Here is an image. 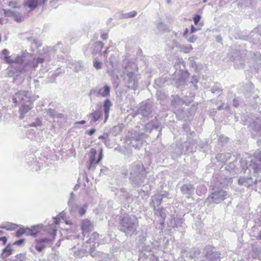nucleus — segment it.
Segmentation results:
<instances>
[{
    "label": "nucleus",
    "instance_id": "f257e3e1",
    "mask_svg": "<svg viewBox=\"0 0 261 261\" xmlns=\"http://www.w3.org/2000/svg\"><path fill=\"white\" fill-rule=\"evenodd\" d=\"M121 173L124 177H129L132 184L137 186L143 185L146 178V171L141 161L134 162L128 168L123 167Z\"/></svg>",
    "mask_w": 261,
    "mask_h": 261
},
{
    "label": "nucleus",
    "instance_id": "f03ea898",
    "mask_svg": "<svg viewBox=\"0 0 261 261\" xmlns=\"http://www.w3.org/2000/svg\"><path fill=\"white\" fill-rule=\"evenodd\" d=\"M38 97V96L31 97V94L29 91H19L15 93L12 97V101L16 105H21L19 109L20 119H22L24 115L33 108V101Z\"/></svg>",
    "mask_w": 261,
    "mask_h": 261
},
{
    "label": "nucleus",
    "instance_id": "7ed1b4c3",
    "mask_svg": "<svg viewBox=\"0 0 261 261\" xmlns=\"http://www.w3.org/2000/svg\"><path fill=\"white\" fill-rule=\"evenodd\" d=\"M137 71V65L134 62H129L124 69L123 74L125 75L126 84L130 89L135 90L138 88L140 76L136 73Z\"/></svg>",
    "mask_w": 261,
    "mask_h": 261
},
{
    "label": "nucleus",
    "instance_id": "20e7f679",
    "mask_svg": "<svg viewBox=\"0 0 261 261\" xmlns=\"http://www.w3.org/2000/svg\"><path fill=\"white\" fill-rule=\"evenodd\" d=\"M2 53L6 63L16 65V72L23 73L27 71L25 67L22 64L27 60V58L30 56L29 53L23 52L20 56L17 55L15 57L14 55L9 56V51L7 49H3ZM13 66L14 67V65Z\"/></svg>",
    "mask_w": 261,
    "mask_h": 261
},
{
    "label": "nucleus",
    "instance_id": "39448f33",
    "mask_svg": "<svg viewBox=\"0 0 261 261\" xmlns=\"http://www.w3.org/2000/svg\"><path fill=\"white\" fill-rule=\"evenodd\" d=\"M120 230L126 236L136 234L139 225L137 218L134 215H126L120 220Z\"/></svg>",
    "mask_w": 261,
    "mask_h": 261
},
{
    "label": "nucleus",
    "instance_id": "423d86ee",
    "mask_svg": "<svg viewBox=\"0 0 261 261\" xmlns=\"http://www.w3.org/2000/svg\"><path fill=\"white\" fill-rule=\"evenodd\" d=\"M75 195L73 192H71L68 201L69 212L73 216H83L87 211L88 204L85 203L83 205L78 204L75 202Z\"/></svg>",
    "mask_w": 261,
    "mask_h": 261
},
{
    "label": "nucleus",
    "instance_id": "0eeeda50",
    "mask_svg": "<svg viewBox=\"0 0 261 261\" xmlns=\"http://www.w3.org/2000/svg\"><path fill=\"white\" fill-rule=\"evenodd\" d=\"M174 68L175 69V73L180 75L178 79V83H177V86L179 87L185 83L184 76L187 73V70H186L185 63L182 58H177L175 62Z\"/></svg>",
    "mask_w": 261,
    "mask_h": 261
},
{
    "label": "nucleus",
    "instance_id": "6e6552de",
    "mask_svg": "<svg viewBox=\"0 0 261 261\" xmlns=\"http://www.w3.org/2000/svg\"><path fill=\"white\" fill-rule=\"evenodd\" d=\"M250 163H246V168L249 170L252 169L256 173L261 170V149L256 150L253 156L250 157Z\"/></svg>",
    "mask_w": 261,
    "mask_h": 261
},
{
    "label": "nucleus",
    "instance_id": "1a4fd4ad",
    "mask_svg": "<svg viewBox=\"0 0 261 261\" xmlns=\"http://www.w3.org/2000/svg\"><path fill=\"white\" fill-rule=\"evenodd\" d=\"M51 244V240L46 238L36 239L34 243L30 248V251L33 254H36V251L41 252Z\"/></svg>",
    "mask_w": 261,
    "mask_h": 261
},
{
    "label": "nucleus",
    "instance_id": "9d476101",
    "mask_svg": "<svg viewBox=\"0 0 261 261\" xmlns=\"http://www.w3.org/2000/svg\"><path fill=\"white\" fill-rule=\"evenodd\" d=\"M227 195V192L224 190L214 189V192L207 198L206 201L209 203H219L226 198Z\"/></svg>",
    "mask_w": 261,
    "mask_h": 261
},
{
    "label": "nucleus",
    "instance_id": "9b49d317",
    "mask_svg": "<svg viewBox=\"0 0 261 261\" xmlns=\"http://www.w3.org/2000/svg\"><path fill=\"white\" fill-rule=\"evenodd\" d=\"M97 151L95 149L91 148L89 153V160L87 163V167L89 170H94L96 166L101 160L102 158V149H100V153L98 155V159L96 161V155Z\"/></svg>",
    "mask_w": 261,
    "mask_h": 261
},
{
    "label": "nucleus",
    "instance_id": "f8f14e48",
    "mask_svg": "<svg viewBox=\"0 0 261 261\" xmlns=\"http://www.w3.org/2000/svg\"><path fill=\"white\" fill-rule=\"evenodd\" d=\"M214 248L211 245L206 246L203 249V254L207 260L202 261H220V254L217 251H214Z\"/></svg>",
    "mask_w": 261,
    "mask_h": 261
},
{
    "label": "nucleus",
    "instance_id": "ddd939ff",
    "mask_svg": "<svg viewBox=\"0 0 261 261\" xmlns=\"http://www.w3.org/2000/svg\"><path fill=\"white\" fill-rule=\"evenodd\" d=\"M110 87L108 85H105L103 87H96L92 89L90 92V95H96L103 97L110 96Z\"/></svg>",
    "mask_w": 261,
    "mask_h": 261
},
{
    "label": "nucleus",
    "instance_id": "4468645a",
    "mask_svg": "<svg viewBox=\"0 0 261 261\" xmlns=\"http://www.w3.org/2000/svg\"><path fill=\"white\" fill-rule=\"evenodd\" d=\"M151 102L148 100L146 101L142 102L141 104L138 114L144 117H149L152 112Z\"/></svg>",
    "mask_w": 261,
    "mask_h": 261
},
{
    "label": "nucleus",
    "instance_id": "2eb2a0df",
    "mask_svg": "<svg viewBox=\"0 0 261 261\" xmlns=\"http://www.w3.org/2000/svg\"><path fill=\"white\" fill-rule=\"evenodd\" d=\"M99 235L96 232H93L90 236V238L86 240V242L87 243L93 244L90 246V249L89 250L90 253L92 257H94L96 255V253H94V249L98 247L100 244L99 240Z\"/></svg>",
    "mask_w": 261,
    "mask_h": 261
},
{
    "label": "nucleus",
    "instance_id": "dca6fc26",
    "mask_svg": "<svg viewBox=\"0 0 261 261\" xmlns=\"http://www.w3.org/2000/svg\"><path fill=\"white\" fill-rule=\"evenodd\" d=\"M81 226L84 237L86 236L88 237L89 232L92 231L94 228L93 222L88 219H84L81 221Z\"/></svg>",
    "mask_w": 261,
    "mask_h": 261
},
{
    "label": "nucleus",
    "instance_id": "f3484780",
    "mask_svg": "<svg viewBox=\"0 0 261 261\" xmlns=\"http://www.w3.org/2000/svg\"><path fill=\"white\" fill-rule=\"evenodd\" d=\"M180 191L182 194L187 195V197L194 194L195 187L191 184H185L180 187Z\"/></svg>",
    "mask_w": 261,
    "mask_h": 261
},
{
    "label": "nucleus",
    "instance_id": "a211bd4d",
    "mask_svg": "<svg viewBox=\"0 0 261 261\" xmlns=\"http://www.w3.org/2000/svg\"><path fill=\"white\" fill-rule=\"evenodd\" d=\"M102 115V112L100 109L96 110L89 114L88 117L90 120V124H92L97 121Z\"/></svg>",
    "mask_w": 261,
    "mask_h": 261
},
{
    "label": "nucleus",
    "instance_id": "6ab92c4d",
    "mask_svg": "<svg viewBox=\"0 0 261 261\" xmlns=\"http://www.w3.org/2000/svg\"><path fill=\"white\" fill-rule=\"evenodd\" d=\"M142 136H140L138 134L135 133L134 137L130 142V145L136 149L139 148L143 144V140L141 139Z\"/></svg>",
    "mask_w": 261,
    "mask_h": 261
},
{
    "label": "nucleus",
    "instance_id": "aec40b11",
    "mask_svg": "<svg viewBox=\"0 0 261 261\" xmlns=\"http://www.w3.org/2000/svg\"><path fill=\"white\" fill-rule=\"evenodd\" d=\"M252 257L253 258H258L261 260V246L254 244L252 248Z\"/></svg>",
    "mask_w": 261,
    "mask_h": 261
},
{
    "label": "nucleus",
    "instance_id": "412c9836",
    "mask_svg": "<svg viewBox=\"0 0 261 261\" xmlns=\"http://www.w3.org/2000/svg\"><path fill=\"white\" fill-rule=\"evenodd\" d=\"M117 194L120 197L122 200H124L128 201L132 200L131 197L132 195L128 193L125 188H121L120 190H118Z\"/></svg>",
    "mask_w": 261,
    "mask_h": 261
},
{
    "label": "nucleus",
    "instance_id": "4be33fe9",
    "mask_svg": "<svg viewBox=\"0 0 261 261\" xmlns=\"http://www.w3.org/2000/svg\"><path fill=\"white\" fill-rule=\"evenodd\" d=\"M160 126V123L156 118L152 120L151 121L148 122L145 125V128L147 132H150L153 129L158 128Z\"/></svg>",
    "mask_w": 261,
    "mask_h": 261
},
{
    "label": "nucleus",
    "instance_id": "5701e85b",
    "mask_svg": "<svg viewBox=\"0 0 261 261\" xmlns=\"http://www.w3.org/2000/svg\"><path fill=\"white\" fill-rule=\"evenodd\" d=\"M112 106V104L109 99H106L103 103V112L105 114V123L108 120L109 116V112L110 108Z\"/></svg>",
    "mask_w": 261,
    "mask_h": 261
},
{
    "label": "nucleus",
    "instance_id": "b1692460",
    "mask_svg": "<svg viewBox=\"0 0 261 261\" xmlns=\"http://www.w3.org/2000/svg\"><path fill=\"white\" fill-rule=\"evenodd\" d=\"M93 44V55H95L97 53H99L100 55H102L101 53V49L103 46V43L101 41H96L92 42Z\"/></svg>",
    "mask_w": 261,
    "mask_h": 261
},
{
    "label": "nucleus",
    "instance_id": "393cba45",
    "mask_svg": "<svg viewBox=\"0 0 261 261\" xmlns=\"http://www.w3.org/2000/svg\"><path fill=\"white\" fill-rule=\"evenodd\" d=\"M40 227H41V225H35L32 226L31 228H25L24 234L27 236L35 237L39 232V228Z\"/></svg>",
    "mask_w": 261,
    "mask_h": 261
},
{
    "label": "nucleus",
    "instance_id": "a878e982",
    "mask_svg": "<svg viewBox=\"0 0 261 261\" xmlns=\"http://www.w3.org/2000/svg\"><path fill=\"white\" fill-rule=\"evenodd\" d=\"M39 0H25L24 2V5L31 9L36 8L38 4ZM47 0H42L43 4H45Z\"/></svg>",
    "mask_w": 261,
    "mask_h": 261
},
{
    "label": "nucleus",
    "instance_id": "bb28decb",
    "mask_svg": "<svg viewBox=\"0 0 261 261\" xmlns=\"http://www.w3.org/2000/svg\"><path fill=\"white\" fill-rule=\"evenodd\" d=\"M231 154L229 153H218L216 156V159L219 162L224 163L230 159Z\"/></svg>",
    "mask_w": 261,
    "mask_h": 261
},
{
    "label": "nucleus",
    "instance_id": "cd10ccee",
    "mask_svg": "<svg viewBox=\"0 0 261 261\" xmlns=\"http://www.w3.org/2000/svg\"><path fill=\"white\" fill-rule=\"evenodd\" d=\"M184 103V101L178 95H174L172 96L171 103L172 106L175 107V108H178L179 106H182Z\"/></svg>",
    "mask_w": 261,
    "mask_h": 261
},
{
    "label": "nucleus",
    "instance_id": "c85d7f7f",
    "mask_svg": "<svg viewBox=\"0 0 261 261\" xmlns=\"http://www.w3.org/2000/svg\"><path fill=\"white\" fill-rule=\"evenodd\" d=\"M5 13L8 16H10L14 17L16 21L18 22L21 21V16L19 12L15 11L6 10Z\"/></svg>",
    "mask_w": 261,
    "mask_h": 261
},
{
    "label": "nucleus",
    "instance_id": "c756f323",
    "mask_svg": "<svg viewBox=\"0 0 261 261\" xmlns=\"http://www.w3.org/2000/svg\"><path fill=\"white\" fill-rule=\"evenodd\" d=\"M164 198V195H161V194H156L153 197H152V205L155 208V207H158L162 202V199Z\"/></svg>",
    "mask_w": 261,
    "mask_h": 261
},
{
    "label": "nucleus",
    "instance_id": "7c9ffc66",
    "mask_svg": "<svg viewBox=\"0 0 261 261\" xmlns=\"http://www.w3.org/2000/svg\"><path fill=\"white\" fill-rule=\"evenodd\" d=\"M45 113H46V115L53 118H62L63 117V115L62 114H58L56 112V111L55 110L51 109H48L46 110Z\"/></svg>",
    "mask_w": 261,
    "mask_h": 261
},
{
    "label": "nucleus",
    "instance_id": "2f4dec72",
    "mask_svg": "<svg viewBox=\"0 0 261 261\" xmlns=\"http://www.w3.org/2000/svg\"><path fill=\"white\" fill-rule=\"evenodd\" d=\"M69 68H73V70L75 72H79L81 71L83 68L82 63L80 61H75L72 62L71 64V66L69 65Z\"/></svg>",
    "mask_w": 261,
    "mask_h": 261
},
{
    "label": "nucleus",
    "instance_id": "473e14b6",
    "mask_svg": "<svg viewBox=\"0 0 261 261\" xmlns=\"http://www.w3.org/2000/svg\"><path fill=\"white\" fill-rule=\"evenodd\" d=\"M249 126L255 132H259L261 130V119H257L252 123L250 124Z\"/></svg>",
    "mask_w": 261,
    "mask_h": 261
},
{
    "label": "nucleus",
    "instance_id": "72a5a7b5",
    "mask_svg": "<svg viewBox=\"0 0 261 261\" xmlns=\"http://www.w3.org/2000/svg\"><path fill=\"white\" fill-rule=\"evenodd\" d=\"M17 225L10 222H5L0 225V228L6 229L8 230H11L15 229Z\"/></svg>",
    "mask_w": 261,
    "mask_h": 261
},
{
    "label": "nucleus",
    "instance_id": "f704fd0d",
    "mask_svg": "<svg viewBox=\"0 0 261 261\" xmlns=\"http://www.w3.org/2000/svg\"><path fill=\"white\" fill-rule=\"evenodd\" d=\"M117 62V57L113 55H111V56L106 61L107 63H109L112 68L116 65Z\"/></svg>",
    "mask_w": 261,
    "mask_h": 261
},
{
    "label": "nucleus",
    "instance_id": "c9c22d12",
    "mask_svg": "<svg viewBox=\"0 0 261 261\" xmlns=\"http://www.w3.org/2000/svg\"><path fill=\"white\" fill-rule=\"evenodd\" d=\"M93 44L92 42H90L88 44L85 45L83 47V51L86 55H93Z\"/></svg>",
    "mask_w": 261,
    "mask_h": 261
},
{
    "label": "nucleus",
    "instance_id": "e433bc0d",
    "mask_svg": "<svg viewBox=\"0 0 261 261\" xmlns=\"http://www.w3.org/2000/svg\"><path fill=\"white\" fill-rule=\"evenodd\" d=\"M12 254V250L9 245H7L3 250L2 256L3 258H6Z\"/></svg>",
    "mask_w": 261,
    "mask_h": 261
},
{
    "label": "nucleus",
    "instance_id": "4c0bfd02",
    "mask_svg": "<svg viewBox=\"0 0 261 261\" xmlns=\"http://www.w3.org/2000/svg\"><path fill=\"white\" fill-rule=\"evenodd\" d=\"M200 250L197 248H193L190 251V256L192 258H197L200 254Z\"/></svg>",
    "mask_w": 261,
    "mask_h": 261
},
{
    "label": "nucleus",
    "instance_id": "58836bf2",
    "mask_svg": "<svg viewBox=\"0 0 261 261\" xmlns=\"http://www.w3.org/2000/svg\"><path fill=\"white\" fill-rule=\"evenodd\" d=\"M121 131V127L119 125H116L111 129V133L113 136H117Z\"/></svg>",
    "mask_w": 261,
    "mask_h": 261
},
{
    "label": "nucleus",
    "instance_id": "ea45409f",
    "mask_svg": "<svg viewBox=\"0 0 261 261\" xmlns=\"http://www.w3.org/2000/svg\"><path fill=\"white\" fill-rule=\"evenodd\" d=\"M172 223L173 224L174 227H177L182 224V220L180 218H174L173 219Z\"/></svg>",
    "mask_w": 261,
    "mask_h": 261
},
{
    "label": "nucleus",
    "instance_id": "a19ab883",
    "mask_svg": "<svg viewBox=\"0 0 261 261\" xmlns=\"http://www.w3.org/2000/svg\"><path fill=\"white\" fill-rule=\"evenodd\" d=\"M137 12L136 11H132L130 12L125 13L123 15V18H133L137 15Z\"/></svg>",
    "mask_w": 261,
    "mask_h": 261
},
{
    "label": "nucleus",
    "instance_id": "79ce46f5",
    "mask_svg": "<svg viewBox=\"0 0 261 261\" xmlns=\"http://www.w3.org/2000/svg\"><path fill=\"white\" fill-rule=\"evenodd\" d=\"M233 60L234 61V66L236 68L239 69V68H242L244 67V64L242 62V61H241L239 59H234Z\"/></svg>",
    "mask_w": 261,
    "mask_h": 261
},
{
    "label": "nucleus",
    "instance_id": "37998d69",
    "mask_svg": "<svg viewBox=\"0 0 261 261\" xmlns=\"http://www.w3.org/2000/svg\"><path fill=\"white\" fill-rule=\"evenodd\" d=\"M180 49L183 52L188 53L192 49V47L191 45H182L180 46Z\"/></svg>",
    "mask_w": 261,
    "mask_h": 261
},
{
    "label": "nucleus",
    "instance_id": "c03bdc74",
    "mask_svg": "<svg viewBox=\"0 0 261 261\" xmlns=\"http://www.w3.org/2000/svg\"><path fill=\"white\" fill-rule=\"evenodd\" d=\"M93 66L96 69H100L102 68V63L97 59H94L93 60Z\"/></svg>",
    "mask_w": 261,
    "mask_h": 261
},
{
    "label": "nucleus",
    "instance_id": "a18cd8bd",
    "mask_svg": "<svg viewBox=\"0 0 261 261\" xmlns=\"http://www.w3.org/2000/svg\"><path fill=\"white\" fill-rule=\"evenodd\" d=\"M159 215L161 217L162 220L161 223L163 224L164 223V221L166 218V214L164 212V209H160L159 211Z\"/></svg>",
    "mask_w": 261,
    "mask_h": 261
},
{
    "label": "nucleus",
    "instance_id": "49530a36",
    "mask_svg": "<svg viewBox=\"0 0 261 261\" xmlns=\"http://www.w3.org/2000/svg\"><path fill=\"white\" fill-rule=\"evenodd\" d=\"M98 139H100V140H102L104 141L106 145H107V142L109 141V135L107 133L104 134L102 136H100L98 137Z\"/></svg>",
    "mask_w": 261,
    "mask_h": 261
},
{
    "label": "nucleus",
    "instance_id": "de8ad7c7",
    "mask_svg": "<svg viewBox=\"0 0 261 261\" xmlns=\"http://www.w3.org/2000/svg\"><path fill=\"white\" fill-rule=\"evenodd\" d=\"M28 41H33V43H34L36 47L38 48V47H40L41 45V44L40 41L38 40L33 39L32 37L28 38Z\"/></svg>",
    "mask_w": 261,
    "mask_h": 261
},
{
    "label": "nucleus",
    "instance_id": "09e8293b",
    "mask_svg": "<svg viewBox=\"0 0 261 261\" xmlns=\"http://www.w3.org/2000/svg\"><path fill=\"white\" fill-rule=\"evenodd\" d=\"M25 233V228H20L18 229L16 232V236L17 237H20L22 234Z\"/></svg>",
    "mask_w": 261,
    "mask_h": 261
},
{
    "label": "nucleus",
    "instance_id": "8fccbe9b",
    "mask_svg": "<svg viewBox=\"0 0 261 261\" xmlns=\"http://www.w3.org/2000/svg\"><path fill=\"white\" fill-rule=\"evenodd\" d=\"M198 77L196 76H192V80H191V83L192 84H194V86L195 87V88L197 89V86L196 85V84L198 82Z\"/></svg>",
    "mask_w": 261,
    "mask_h": 261
},
{
    "label": "nucleus",
    "instance_id": "3c124183",
    "mask_svg": "<svg viewBox=\"0 0 261 261\" xmlns=\"http://www.w3.org/2000/svg\"><path fill=\"white\" fill-rule=\"evenodd\" d=\"M200 19H201V16L200 15H198V14L195 15L193 18L194 24L195 25H197L198 23V22H199Z\"/></svg>",
    "mask_w": 261,
    "mask_h": 261
},
{
    "label": "nucleus",
    "instance_id": "603ef678",
    "mask_svg": "<svg viewBox=\"0 0 261 261\" xmlns=\"http://www.w3.org/2000/svg\"><path fill=\"white\" fill-rule=\"evenodd\" d=\"M229 139L225 136H220L219 140L222 143H226L228 141Z\"/></svg>",
    "mask_w": 261,
    "mask_h": 261
},
{
    "label": "nucleus",
    "instance_id": "864d4df0",
    "mask_svg": "<svg viewBox=\"0 0 261 261\" xmlns=\"http://www.w3.org/2000/svg\"><path fill=\"white\" fill-rule=\"evenodd\" d=\"M44 62V59L42 58H38L36 60L35 64L34 65V67H36L38 66V65L40 63H42Z\"/></svg>",
    "mask_w": 261,
    "mask_h": 261
},
{
    "label": "nucleus",
    "instance_id": "5fc2aeb1",
    "mask_svg": "<svg viewBox=\"0 0 261 261\" xmlns=\"http://www.w3.org/2000/svg\"><path fill=\"white\" fill-rule=\"evenodd\" d=\"M196 37L194 35H192L189 38H188V41L191 43H194L196 40Z\"/></svg>",
    "mask_w": 261,
    "mask_h": 261
},
{
    "label": "nucleus",
    "instance_id": "6e6d98bb",
    "mask_svg": "<svg viewBox=\"0 0 261 261\" xmlns=\"http://www.w3.org/2000/svg\"><path fill=\"white\" fill-rule=\"evenodd\" d=\"M239 101L238 99L234 98L233 100V105L235 108H238L239 106Z\"/></svg>",
    "mask_w": 261,
    "mask_h": 261
},
{
    "label": "nucleus",
    "instance_id": "4d7b16f0",
    "mask_svg": "<svg viewBox=\"0 0 261 261\" xmlns=\"http://www.w3.org/2000/svg\"><path fill=\"white\" fill-rule=\"evenodd\" d=\"M156 25H157V28L160 30H163L164 29V23L163 22H158L157 23Z\"/></svg>",
    "mask_w": 261,
    "mask_h": 261
},
{
    "label": "nucleus",
    "instance_id": "13d9d810",
    "mask_svg": "<svg viewBox=\"0 0 261 261\" xmlns=\"http://www.w3.org/2000/svg\"><path fill=\"white\" fill-rule=\"evenodd\" d=\"M24 242V239H20L18 241H15L14 243V245H21L23 242Z\"/></svg>",
    "mask_w": 261,
    "mask_h": 261
},
{
    "label": "nucleus",
    "instance_id": "bf43d9fd",
    "mask_svg": "<svg viewBox=\"0 0 261 261\" xmlns=\"http://www.w3.org/2000/svg\"><path fill=\"white\" fill-rule=\"evenodd\" d=\"M41 125V121L38 120L35 123H32L31 124H30V126H40Z\"/></svg>",
    "mask_w": 261,
    "mask_h": 261
},
{
    "label": "nucleus",
    "instance_id": "052dcab7",
    "mask_svg": "<svg viewBox=\"0 0 261 261\" xmlns=\"http://www.w3.org/2000/svg\"><path fill=\"white\" fill-rule=\"evenodd\" d=\"M96 131L95 128H92L90 130L87 132V134L89 136H92Z\"/></svg>",
    "mask_w": 261,
    "mask_h": 261
},
{
    "label": "nucleus",
    "instance_id": "680f3d73",
    "mask_svg": "<svg viewBox=\"0 0 261 261\" xmlns=\"http://www.w3.org/2000/svg\"><path fill=\"white\" fill-rule=\"evenodd\" d=\"M109 48V47H107L106 49L102 53H101V54L103 55V57L105 58L107 57Z\"/></svg>",
    "mask_w": 261,
    "mask_h": 261
},
{
    "label": "nucleus",
    "instance_id": "e2e57ef3",
    "mask_svg": "<svg viewBox=\"0 0 261 261\" xmlns=\"http://www.w3.org/2000/svg\"><path fill=\"white\" fill-rule=\"evenodd\" d=\"M100 37L103 40H107L108 38V35L107 33H102Z\"/></svg>",
    "mask_w": 261,
    "mask_h": 261
},
{
    "label": "nucleus",
    "instance_id": "0e129e2a",
    "mask_svg": "<svg viewBox=\"0 0 261 261\" xmlns=\"http://www.w3.org/2000/svg\"><path fill=\"white\" fill-rule=\"evenodd\" d=\"M16 3L14 2L11 1L9 3V6L13 8H16Z\"/></svg>",
    "mask_w": 261,
    "mask_h": 261
},
{
    "label": "nucleus",
    "instance_id": "69168bd1",
    "mask_svg": "<svg viewBox=\"0 0 261 261\" xmlns=\"http://www.w3.org/2000/svg\"><path fill=\"white\" fill-rule=\"evenodd\" d=\"M254 55L256 57L257 60L260 61L261 60V55L259 53H254Z\"/></svg>",
    "mask_w": 261,
    "mask_h": 261
},
{
    "label": "nucleus",
    "instance_id": "338daca9",
    "mask_svg": "<svg viewBox=\"0 0 261 261\" xmlns=\"http://www.w3.org/2000/svg\"><path fill=\"white\" fill-rule=\"evenodd\" d=\"M199 29H200L199 28H196L193 25H192L191 32V33H193L195 32L196 31L199 30Z\"/></svg>",
    "mask_w": 261,
    "mask_h": 261
},
{
    "label": "nucleus",
    "instance_id": "774afa93",
    "mask_svg": "<svg viewBox=\"0 0 261 261\" xmlns=\"http://www.w3.org/2000/svg\"><path fill=\"white\" fill-rule=\"evenodd\" d=\"M53 219L54 220V223L58 225L60 223V219L59 218H58L57 217H53Z\"/></svg>",
    "mask_w": 261,
    "mask_h": 261
}]
</instances>
